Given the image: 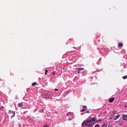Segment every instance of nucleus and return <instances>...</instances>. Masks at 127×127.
Here are the masks:
<instances>
[{"instance_id":"423d86ee","label":"nucleus","mask_w":127,"mask_h":127,"mask_svg":"<svg viewBox=\"0 0 127 127\" xmlns=\"http://www.w3.org/2000/svg\"><path fill=\"white\" fill-rule=\"evenodd\" d=\"M18 105L19 107H22L23 106V103L22 102L18 103Z\"/></svg>"},{"instance_id":"2eb2a0df","label":"nucleus","mask_w":127,"mask_h":127,"mask_svg":"<svg viewBox=\"0 0 127 127\" xmlns=\"http://www.w3.org/2000/svg\"><path fill=\"white\" fill-rule=\"evenodd\" d=\"M83 107L84 108V109H85V110H86L87 109V107L86 106H83Z\"/></svg>"},{"instance_id":"6ab92c4d","label":"nucleus","mask_w":127,"mask_h":127,"mask_svg":"<svg viewBox=\"0 0 127 127\" xmlns=\"http://www.w3.org/2000/svg\"><path fill=\"white\" fill-rule=\"evenodd\" d=\"M101 119H100L99 120H97L96 122H100V121H101Z\"/></svg>"},{"instance_id":"aec40b11","label":"nucleus","mask_w":127,"mask_h":127,"mask_svg":"<svg viewBox=\"0 0 127 127\" xmlns=\"http://www.w3.org/2000/svg\"><path fill=\"white\" fill-rule=\"evenodd\" d=\"M95 127H99V125L98 124H97L95 126Z\"/></svg>"},{"instance_id":"f3484780","label":"nucleus","mask_w":127,"mask_h":127,"mask_svg":"<svg viewBox=\"0 0 127 127\" xmlns=\"http://www.w3.org/2000/svg\"><path fill=\"white\" fill-rule=\"evenodd\" d=\"M3 106H1L0 107V110H2L3 109Z\"/></svg>"},{"instance_id":"ddd939ff","label":"nucleus","mask_w":127,"mask_h":127,"mask_svg":"<svg viewBox=\"0 0 127 127\" xmlns=\"http://www.w3.org/2000/svg\"><path fill=\"white\" fill-rule=\"evenodd\" d=\"M122 78L124 79H125L127 78V75H126L124 76Z\"/></svg>"},{"instance_id":"f257e3e1","label":"nucleus","mask_w":127,"mask_h":127,"mask_svg":"<svg viewBox=\"0 0 127 127\" xmlns=\"http://www.w3.org/2000/svg\"><path fill=\"white\" fill-rule=\"evenodd\" d=\"M94 124V123L92 122L91 120H89L87 121L85 124V125H86V127H92V126H93Z\"/></svg>"},{"instance_id":"a878e982","label":"nucleus","mask_w":127,"mask_h":127,"mask_svg":"<svg viewBox=\"0 0 127 127\" xmlns=\"http://www.w3.org/2000/svg\"><path fill=\"white\" fill-rule=\"evenodd\" d=\"M55 91H58V89H57V88H55Z\"/></svg>"},{"instance_id":"a211bd4d","label":"nucleus","mask_w":127,"mask_h":127,"mask_svg":"<svg viewBox=\"0 0 127 127\" xmlns=\"http://www.w3.org/2000/svg\"><path fill=\"white\" fill-rule=\"evenodd\" d=\"M107 126V125L106 124H104L103 125L102 127H106Z\"/></svg>"},{"instance_id":"9b49d317","label":"nucleus","mask_w":127,"mask_h":127,"mask_svg":"<svg viewBox=\"0 0 127 127\" xmlns=\"http://www.w3.org/2000/svg\"><path fill=\"white\" fill-rule=\"evenodd\" d=\"M86 121H85L84 122H83V123H82V126H86V125H85V124H86Z\"/></svg>"},{"instance_id":"cd10ccee","label":"nucleus","mask_w":127,"mask_h":127,"mask_svg":"<svg viewBox=\"0 0 127 127\" xmlns=\"http://www.w3.org/2000/svg\"><path fill=\"white\" fill-rule=\"evenodd\" d=\"M111 125H109L107 127H111Z\"/></svg>"},{"instance_id":"f8f14e48","label":"nucleus","mask_w":127,"mask_h":127,"mask_svg":"<svg viewBox=\"0 0 127 127\" xmlns=\"http://www.w3.org/2000/svg\"><path fill=\"white\" fill-rule=\"evenodd\" d=\"M119 45L120 46L122 47L123 46V44L122 43H119Z\"/></svg>"},{"instance_id":"b1692460","label":"nucleus","mask_w":127,"mask_h":127,"mask_svg":"<svg viewBox=\"0 0 127 127\" xmlns=\"http://www.w3.org/2000/svg\"><path fill=\"white\" fill-rule=\"evenodd\" d=\"M71 120V119L70 118H69L68 119V120H69V121H70Z\"/></svg>"},{"instance_id":"6e6552de","label":"nucleus","mask_w":127,"mask_h":127,"mask_svg":"<svg viewBox=\"0 0 127 127\" xmlns=\"http://www.w3.org/2000/svg\"><path fill=\"white\" fill-rule=\"evenodd\" d=\"M114 100V98H112L110 99L109 100V101L111 103Z\"/></svg>"},{"instance_id":"4468645a","label":"nucleus","mask_w":127,"mask_h":127,"mask_svg":"<svg viewBox=\"0 0 127 127\" xmlns=\"http://www.w3.org/2000/svg\"><path fill=\"white\" fill-rule=\"evenodd\" d=\"M36 82H34L32 83V86H34L36 85Z\"/></svg>"},{"instance_id":"393cba45","label":"nucleus","mask_w":127,"mask_h":127,"mask_svg":"<svg viewBox=\"0 0 127 127\" xmlns=\"http://www.w3.org/2000/svg\"><path fill=\"white\" fill-rule=\"evenodd\" d=\"M87 113H90L89 110H88L86 112Z\"/></svg>"},{"instance_id":"f03ea898","label":"nucleus","mask_w":127,"mask_h":127,"mask_svg":"<svg viewBox=\"0 0 127 127\" xmlns=\"http://www.w3.org/2000/svg\"><path fill=\"white\" fill-rule=\"evenodd\" d=\"M9 113L10 114H11V118L12 119L15 116V112L14 111H11L10 110H9Z\"/></svg>"},{"instance_id":"c85d7f7f","label":"nucleus","mask_w":127,"mask_h":127,"mask_svg":"<svg viewBox=\"0 0 127 127\" xmlns=\"http://www.w3.org/2000/svg\"><path fill=\"white\" fill-rule=\"evenodd\" d=\"M78 73H80V72H79V71H78Z\"/></svg>"},{"instance_id":"39448f33","label":"nucleus","mask_w":127,"mask_h":127,"mask_svg":"<svg viewBox=\"0 0 127 127\" xmlns=\"http://www.w3.org/2000/svg\"><path fill=\"white\" fill-rule=\"evenodd\" d=\"M115 114V112H112V115H111L109 117V119H112L113 118V117L114 116V115Z\"/></svg>"},{"instance_id":"7ed1b4c3","label":"nucleus","mask_w":127,"mask_h":127,"mask_svg":"<svg viewBox=\"0 0 127 127\" xmlns=\"http://www.w3.org/2000/svg\"><path fill=\"white\" fill-rule=\"evenodd\" d=\"M44 97L45 98H51L52 96L49 94L48 93H46Z\"/></svg>"},{"instance_id":"5701e85b","label":"nucleus","mask_w":127,"mask_h":127,"mask_svg":"<svg viewBox=\"0 0 127 127\" xmlns=\"http://www.w3.org/2000/svg\"><path fill=\"white\" fill-rule=\"evenodd\" d=\"M85 110V109H83L82 110L80 111L81 112H83Z\"/></svg>"},{"instance_id":"1a4fd4ad","label":"nucleus","mask_w":127,"mask_h":127,"mask_svg":"<svg viewBox=\"0 0 127 127\" xmlns=\"http://www.w3.org/2000/svg\"><path fill=\"white\" fill-rule=\"evenodd\" d=\"M76 69L78 70H84V68H76Z\"/></svg>"},{"instance_id":"412c9836","label":"nucleus","mask_w":127,"mask_h":127,"mask_svg":"<svg viewBox=\"0 0 127 127\" xmlns=\"http://www.w3.org/2000/svg\"><path fill=\"white\" fill-rule=\"evenodd\" d=\"M48 71L47 70H46L45 72V75H47V72Z\"/></svg>"},{"instance_id":"bb28decb","label":"nucleus","mask_w":127,"mask_h":127,"mask_svg":"<svg viewBox=\"0 0 127 127\" xmlns=\"http://www.w3.org/2000/svg\"><path fill=\"white\" fill-rule=\"evenodd\" d=\"M41 111H42V112H44V109H41Z\"/></svg>"},{"instance_id":"20e7f679","label":"nucleus","mask_w":127,"mask_h":127,"mask_svg":"<svg viewBox=\"0 0 127 127\" xmlns=\"http://www.w3.org/2000/svg\"><path fill=\"white\" fill-rule=\"evenodd\" d=\"M123 118V120L127 121V115H124Z\"/></svg>"},{"instance_id":"9d476101","label":"nucleus","mask_w":127,"mask_h":127,"mask_svg":"<svg viewBox=\"0 0 127 127\" xmlns=\"http://www.w3.org/2000/svg\"><path fill=\"white\" fill-rule=\"evenodd\" d=\"M91 120L92 121H95V117L92 118H91V120Z\"/></svg>"},{"instance_id":"dca6fc26","label":"nucleus","mask_w":127,"mask_h":127,"mask_svg":"<svg viewBox=\"0 0 127 127\" xmlns=\"http://www.w3.org/2000/svg\"><path fill=\"white\" fill-rule=\"evenodd\" d=\"M49 125H44L43 126V127H49Z\"/></svg>"},{"instance_id":"0eeeda50","label":"nucleus","mask_w":127,"mask_h":127,"mask_svg":"<svg viewBox=\"0 0 127 127\" xmlns=\"http://www.w3.org/2000/svg\"><path fill=\"white\" fill-rule=\"evenodd\" d=\"M120 116V114H118L117 116H115L114 117V119L115 120H117L118 118Z\"/></svg>"},{"instance_id":"4be33fe9","label":"nucleus","mask_w":127,"mask_h":127,"mask_svg":"<svg viewBox=\"0 0 127 127\" xmlns=\"http://www.w3.org/2000/svg\"><path fill=\"white\" fill-rule=\"evenodd\" d=\"M55 73H56V72H55V71H53V72H52V74L53 75L55 74Z\"/></svg>"}]
</instances>
